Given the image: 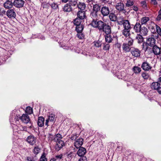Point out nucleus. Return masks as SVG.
Instances as JSON below:
<instances>
[{
  "mask_svg": "<svg viewBox=\"0 0 161 161\" xmlns=\"http://www.w3.org/2000/svg\"><path fill=\"white\" fill-rule=\"evenodd\" d=\"M62 138V136L60 134L58 133L54 136L53 141L55 142H58L60 141H61V140Z\"/></svg>",
  "mask_w": 161,
  "mask_h": 161,
  "instance_id": "nucleus-33",
  "label": "nucleus"
},
{
  "mask_svg": "<svg viewBox=\"0 0 161 161\" xmlns=\"http://www.w3.org/2000/svg\"><path fill=\"white\" fill-rule=\"evenodd\" d=\"M77 16L78 18L84 20L86 17L85 12L84 11H79L77 14Z\"/></svg>",
  "mask_w": 161,
  "mask_h": 161,
  "instance_id": "nucleus-22",
  "label": "nucleus"
},
{
  "mask_svg": "<svg viewBox=\"0 0 161 161\" xmlns=\"http://www.w3.org/2000/svg\"><path fill=\"white\" fill-rule=\"evenodd\" d=\"M78 137V136H77V135L75 134L71 135L70 138L72 140H75Z\"/></svg>",
  "mask_w": 161,
  "mask_h": 161,
  "instance_id": "nucleus-50",
  "label": "nucleus"
},
{
  "mask_svg": "<svg viewBox=\"0 0 161 161\" xmlns=\"http://www.w3.org/2000/svg\"><path fill=\"white\" fill-rule=\"evenodd\" d=\"M83 139L82 138H79L77 139L74 143L75 147L78 148L81 147L83 144Z\"/></svg>",
  "mask_w": 161,
  "mask_h": 161,
  "instance_id": "nucleus-12",
  "label": "nucleus"
},
{
  "mask_svg": "<svg viewBox=\"0 0 161 161\" xmlns=\"http://www.w3.org/2000/svg\"><path fill=\"white\" fill-rule=\"evenodd\" d=\"M48 140L51 141H53L54 136L51 134H49L47 136Z\"/></svg>",
  "mask_w": 161,
  "mask_h": 161,
  "instance_id": "nucleus-53",
  "label": "nucleus"
},
{
  "mask_svg": "<svg viewBox=\"0 0 161 161\" xmlns=\"http://www.w3.org/2000/svg\"><path fill=\"white\" fill-rule=\"evenodd\" d=\"M26 0H14V6L18 8H20L23 7Z\"/></svg>",
  "mask_w": 161,
  "mask_h": 161,
  "instance_id": "nucleus-5",
  "label": "nucleus"
},
{
  "mask_svg": "<svg viewBox=\"0 0 161 161\" xmlns=\"http://www.w3.org/2000/svg\"><path fill=\"white\" fill-rule=\"evenodd\" d=\"M125 19H124V17L122 16H120L117 17L116 21L118 25H122Z\"/></svg>",
  "mask_w": 161,
  "mask_h": 161,
  "instance_id": "nucleus-25",
  "label": "nucleus"
},
{
  "mask_svg": "<svg viewBox=\"0 0 161 161\" xmlns=\"http://www.w3.org/2000/svg\"><path fill=\"white\" fill-rule=\"evenodd\" d=\"M148 31V30L146 27H143L141 28V31H140V32L141 34H142L143 36H145L147 35Z\"/></svg>",
  "mask_w": 161,
  "mask_h": 161,
  "instance_id": "nucleus-34",
  "label": "nucleus"
},
{
  "mask_svg": "<svg viewBox=\"0 0 161 161\" xmlns=\"http://www.w3.org/2000/svg\"><path fill=\"white\" fill-rule=\"evenodd\" d=\"M26 140L28 143L32 145H34L36 142V138L32 135L29 136Z\"/></svg>",
  "mask_w": 161,
  "mask_h": 161,
  "instance_id": "nucleus-13",
  "label": "nucleus"
},
{
  "mask_svg": "<svg viewBox=\"0 0 161 161\" xmlns=\"http://www.w3.org/2000/svg\"><path fill=\"white\" fill-rule=\"evenodd\" d=\"M68 3L73 10L77 7V2L75 0H69Z\"/></svg>",
  "mask_w": 161,
  "mask_h": 161,
  "instance_id": "nucleus-23",
  "label": "nucleus"
},
{
  "mask_svg": "<svg viewBox=\"0 0 161 161\" xmlns=\"http://www.w3.org/2000/svg\"><path fill=\"white\" fill-rule=\"evenodd\" d=\"M141 75L142 78L145 80L148 79L150 76L148 73L146 72L145 71L142 72Z\"/></svg>",
  "mask_w": 161,
  "mask_h": 161,
  "instance_id": "nucleus-39",
  "label": "nucleus"
},
{
  "mask_svg": "<svg viewBox=\"0 0 161 161\" xmlns=\"http://www.w3.org/2000/svg\"><path fill=\"white\" fill-rule=\"evenodd\" d=\"M110 47V45L108 43H105L103 44V49L104 50H108Z\"/></svg>",
  "mask_w": 161,
  "mask_h": 161,
  "instance_id": "nucleus-46",
  "label": "nucleus"
},
{
  "mask_svg": "<svg viewBox=\"0 0 161 161\" xmlns=\"http://www.w3.org/2000/svg\"><path fill=\"white\" fill-rule=\"evenodd\" d=\"M44 119L42 116L39 117L37 121V125L39 127H42L44 125Z\"/></svg>",
  "mask_w": 161,
  "mask_h": 161,
  "instance_id": "nucleus-24",
  "label": "nucleus"
},
{
  "mask_svg": "<svg viewBox=\"0 0 161 161\" xmlns=\"http://www.w3.org/2000/svg\"><path fill=\"white\" fill-rule=\"evenodd\" d=\"M51 8L53 9H56L58 8L57 4L55 3H53L50 4Z\"/></svg>",
  "mask_w": 161,
  "mask_h": 161,
  "instance_id": "nucleus-45",
  "label": "nucleus"
},
{
  "mask_svg": "<svg viewBox=\"0 0 161 161\" xmlns=\"http://www.w3.org/2000/svg\"><path fill=\"white\" fill-rule=\"evenodd\" d=\"M6 11L5 10L2 8L0 7V15H3V14H6Z\"/></svg>",
  "mask_w": 161,
  "mask_h": 161,
  "instance_id": "nucleus-51",
  "label": "nucleus"
},
{
  "mask_svg": "<svg viewBox=\"0 0 161 161\" xmlns=\"http://www.w3.org/2000/svg\"><path fill=\"white\" fill-rule=\"evenodd\" d=\"M19 119H20V117L18 116H16L14 118V119L16 121H18Z\"/></svg>",
  "mask_w": 161,
  "mask_h": 161,
  "instance_id": "nucleus-60",
  "label": "nucleus"
},
{
  "mask_svg": "<svg viewBox=\"0 0 161 161\" xmlns=\"http://www.w3.org/2000/svg\"><path fill=\"white\" fill-rule=\"evenodd\" d=\"M79 148V149L77 152V154L80 157H84V155L86 153V149L83 147Z\"/></svg>",
  "mask_w": 161,
  "mask_h": 161,
  "instance_id": "nucleus-17",
  "label": "nucleus"
},
{
  "mask_svg": "<svg viewBox=\"0 0 161 161\" xmlns=\"http://www.w3.org/2000/svg\"><path fill=\"white\" fill-rule=\"evenodd\" d=\"M20 120L23 123L25 124L28 123L30 120L29 116L26 114H24L20 117Z\"/></svg>",
  "mask_w": 161,
  "mask_h": 161,
  "instance_id": "nucleus-16",
  "label": "nucleus"
},
{
  "mask_svg": "<svg viewBox=\"0 0 161 161\" xmlns=\"http://www.w3.org/2000/svg\"><path fill=\"white\" fill-rule=\"evenodd\" d=\"M33 159L32 158L27 157L26 161H32Z\"/></svg>",
  "mask_w": 161,
  "mask_h": 161,
  "instance_id": "nucleus-63",
  "label": "nucleus"
},
{
  "mask_svg": "<svg viewBox=\"0 0 161 161\" xmlns=\"http://www.w3.org/2000/svg\"><path fill=\"white\" fill-rule=\"evenodd\" d=\"M133 70L135 73L138 74L141 72V69L137 66H135L133 68Z\"/></svg>",
  "mask_w": 161,
  "mask_h": 161,
  "instance_id": "nucleus-43",
  "label": "nucleus"
},
{
  "mask_svg": "<svg viewBox=\"0 0 161 161\" xmlns=\"http://www.w3.org/2000/svg\"><path fill=\"white\" fill-rule=\"evenodd\" d=\"M136 38V39L137 40V42L139 43H141L143 42V38L141 35H137Z\"/></svg>",
  "mask_w": 161,
  "mask_h": 161,
  "instance_id": "nucleus-36",
  "label": "nucleus"
},
{
  "mask_svg": "<svg viewBox=\"0 0 161 161\" xmlns=\"http://www.w3.org/2000/svg\"><path fill=\"white\" fill-rule=\"evenodd\" d=\"M141 24L139 22H136L134 26L133 29L136 33H139L141 31L142 28Z\"/></svg>",
  "mask_w": 161,
  "mask_h": 161,
  "instance_id": "nucleus-20",
  "label": "nucleus"
},
{
  "mask_svg": "<svg viewBox=\"0 0 161 161\" xmlns=\"http://www.w3.org/2000/svg\"><path fill=\"white\" fill-rule=\"evenodd\" d=\"M25 112L28 114H31L33 113L32 108L29 106L28 107L26 108Z\"/></svg>",
  "mask_w": 161,
  "mask_h": 161,
  "instance_id": "nucleus-44",
  "label": "nucleus"
},
{
  "mask_svg": "<svg viewBox=\"0 0 161 161\" xmlns=\"http://www.w3.org/2000/svg\"><path fill=\"white\" fill-rule=\"evenodd\" d=\"M56 144L55 145V148L56 151H59L64 145V143L63 141H60L56 142Z\"/></svg>",
  "mask_w": 161,
  "mask_h": 161,
  "instance_id": "nucleus-15",
  "label": "nucleus"
},
{
  "mask_svg": "<svg viewBox=\"0 0 161 161\" xmlns=\"http://www.w3.org/2000/svg\"><path fill=\"white\" fill-rule=\"evenodd\" d=\"M141 67L144 70L147 71L150 70L152 68L150 64L147 62H144L142 63Z\"/></svg>",
  "mask_w": 161,
  "mask_h": 161,
  "instance_id": "nucleus-10",
  "label": "nucleus"
},
{
  "mask_svg": "<svg viewBox=\"0 0 161 161\" xmlns=\"http://www.w3.org/2000/svg\"><path fill=\"white\" fill-rule=\"evenodd\" d=\"M101 31H103L105 33V35L111 34V26L106 23L103 29L101 30Z\"/></svg>",
  "mask_w": 161,
  "mask_h": 161,
  "instance_id": "nucleus-9",
  "label": "nucleus"
},
{
  "mask_svg": "<svg viewBox=\"0 0 161 161\" xmlns=\"http://www.w3.org/2000/svg\"><path fill=\"white\" fill-rule=\"evenodd\" d=\"M47 158H46V154L43 153L40 158V161H47Z\"/></svg>",
  "mask_w": 161,
  "mask_h": 161,
  "instance_id": "nucleus-42",
  "label": "nucleus"
},
{
  "mask_svg": "<svg viewBox=\"0 0 161 161\" xmlns=\"http://www.w3.org/2000/svg\"><path fill=\"white\" fill-rule=\"evenodd\" d=\"M84 20L77 17L74 21V23L75 25H79L82 24V22Z\"/></svg>",
  "mask_w": 161,
  "mask_h": 161,
  "instance_id": "nucleus-30",
  "label": "nucleus"
},
{
  "mask_svg": "<svg viewBox=\"0 0 161 161\" xmlns=\"http://www.w3.org/2000/svg\"><path fill=\"white\" fill-rule=\"evenodd\" d=\"M105 39L106 42L110 43L112 42L114 38V36L113 35L108 34L104 35Z\"/></svg>",
  "mask_w": 161,
  "mask_h": 161,
  "instance_id": "nucleus-18",
  "label": "nucleus"
},
{
  "mask_svg": "<svg viewBox=\"0 0 161 161\" xmlns=\"http://www.w3.org/2000/svg\"><path fill=\"white\" fill-rule=\"evenodd\" d=\"M126 41L127 42L125 43L127 44V45L130 46L133 45V41L131 38L130 37L127 38L126 39Z\"/></svg>",
  "mask_w": 161,
  "mask_h": 161,
  "instance_id": "nucleus-40",
  "label": "nucleus"
},
{
  "mask_svg": "<svg viewBox=\"0 0 161 161\" xmlns=\"http://www.w3.org/2000/svg\"><path fill=\"white\" fill-rule=\"evenodd\" d=\"M69 0H60V3H66L68 2Z\"/></svg>",
  "mask_w": 161,
  "mask_h": 161,
  "instance_id": "nucleus-57",
  "label": "nucleus"
},
{
  "mask_svg": "<svg viewBox=\"0 0 161 161\" xmlns=\"http://www.w3.org/2000/svg\"><path fill=\"white\" fill-rule=\"evenodd\" d=\"M63 10L64 12H70L73 10L72 8L70 7V6L69 5V4L67 3L64 5L63 8Z\"/></svg>",
  "mask_w": 161,
  "mask_h": 161,
  "instance_id": "nucleus-27",
  "label": "nucleus"
},
{
  "mask_svg": "<svg viewBox=\"0 0 161 161\" xmlns=\"http://www.w3.org/2000/svg\"><path fill=\"white\" fill-rule=\"evenodd\" d=\"M109 18L111 21L116 22V20L117 15L113 13H110L109 14Z\"/></svg>",
  "mask_w": 161,
  "mask_h": 161,
  "instance_id": "nucleus-26",
  "label": "nucleus"
},
{
  "mask_svg": "<svg viewBox=\"0 0 161 161\" xmlns=\"http://www.w3.org/2000/svg\"><path fill=\"white\" fill-rule=\"evenodd\" d=\"M102 14L103 17L107 16L110 14V10L109 8L106 6L102 7L100 10Z\"/></svg>",
  "mask_w": 161,
  "mask_h": 161,
  "instance_id": "nucleus-6",
  "label": "nucleus"
},
{
  "mask_svg": "<svg viewBox=\"0 0 161 161\" xmlns=\"http://www.w3.org/2000/svg\"><path fill=\"white\" fill-rule=\"evenodd\" d=\"M131 53L133 56L138 57L140 56L141 52L138 49L134 48L131 50Z\"/></svg>",
  "mask_w": 161,
  "mask_h": 161,
  "instance_id": "nucleus-19",
  "label": "nucleus"
},
{
  "mask_svg": "<svg viewBox=\"0 0 161 161\" xmlns=\"http://www.w3.org/2000/svg\"><path fill=\"white\" fill-rule=\"evenodd\" d=\"M78 8L81 10H84L86 8V4L84 3L79 2L78 4H77V7Z\"/></svg>",
  "mask_w": 161,
  "mask_h": 161,
  "instance_id": "nucleus-32",
  "label": "nucleus"
},
{
  "mask_svg": "<svg viewBox=\"0 0 161 161\" xmlns=\"http://www.w3.org/2000/svg\"><path fill=\"white\" fill-rule=\"evenodd\" d=\"M130 46L127 45V44L124 43L122 45V48L123 51L125 52H129L130 50Z\"/></svg>",
  "mask_w": 161,
  "mask_h": 161,
  "instance_id": "nucleus-28",
  "label": "nucleus"
},
{
  "mask_svg": "<svg viewBox=\"0 0 161 161\" xmlns=\"http://www.w3.org/2000/svg\"><path fill=\"white\" fill-rule=\"evenodd\" d=\"M55 121V115L53 114H51L49 116L48 119L46 120L45 125L47 127L48 125L49 122L54 123Z\"/></svg>",
  "mask_w": 161,
  "mask_h": 161,
  "instance_id": "nucleus-11",
  "label": "nucleus"
},
{
  "mask_svg": "<svg viewBox=\"0 0 161 161\" xmlns=\"http://www.w3.org/2000/svg\"><path fill=\"white\" fill-rule=\"evenodd\" d=\"M77 35L78 38L80 39H82L84 38V35L81 32L78 33Z\"/></svg>",
  "mask_w": 161,
  "mask_h": 161,
  "instance_id": "nucleus-49",
  "label": "nucleus"
},
{
  "mask_svg": "<svg viewBox=\"0 0 161 161\" xmlns=\"http://www.w3.org/2000/svg\"><path fill=\"white\" fill-rule=\"evenodd\" d=\"M150 19L148 17H142L141 19V25H146L147 23L149 20Z\"/></svg>",
  "mask_w": 161,
  "mask_h": 161,
  "instance_id": "nucleus-29",
  "label": "nucleus"
},
{
  "mask_svg": "<svg viewBox=\"0 0 161 161\" xmlns=\"http://www.w3.org/2000/svg\"><path fill=\"white\" fill-rule=\"evenodd\" d=\"M93 0H86V2L88 3H92Z\"/></svg>",
  "mask_w": 161,
  "mask_h": 161,
  "instance_id": "nucleus-64",
  "label": "nucleus"
},
{
  "mask_svg": "<svg viewBox=\"0 0 161 161\" xmlns=\"http://www.w3.org/2000/svg\"><path fill=\"white\" fill-rule=\"evenodd\" d=\"M156 25H155L154 23H153V25H152L149 27L150 29L152 31H153L155 30V26L156 27Z\"/></svg>",
  "mask_w": 161,
  "mask_h": 161,
  "instance_id": "nucleus-56",
  "label": "nucleus"
},
{
  "mask_svg": "<svg viewBox=\"0 0 161 161\" xmlns=\"http://www.w3.org/2000/svg\"><path fill=\"white\" fill-rule=\"evenodd\" d=\"M63 158V155L60 154L59 155H56L55 158H54L56 160H60Z\"/></svg>",
  "mask_w": 161,
  "mask_h": 161,
  "instance_id": "nucleus-54",
  "label": "nucleus"
},
{
  "mask_svg": "<svg viewBox=\"0 0 161 161\" xmlns=\"http://www.w3.org/2000/svg\"><path fill=\"white\" fill-rule=\"evenodd\" d=\"M122 25H123L124 29H125V30H127V29L130 30L131 28L130 23L128 20H125L123 23Z\"/></svg>",
  "mask_w": 161,
  "mask_h": 161,
  "instance_id": "nucleus-21",
  "label": "nucleus"
},
{
  "mask_svg": "<svg viewBox=\"0 0 161 161\" xmlns=\"http://www.w3.org/2000/svg\"><path fill=\"white\" fill-rule=\"evenodd\" d=\"M14 6V2L12 0H7L3 4V6L7 9L12 8Z\"/></svg>",
  "mask_w": 161,
  "mask_h": 161,
  "instance_id": "nucleus-7",
  "label": "nucleus"
},
{
  "mask_svg": "<svg viewBox=\"0 0 161 161\" xmlns=\"http://www.w3.org/2000/svg\"><path fill=\"white\" fill-rule=\"evenodd\" d=\"M124 5L123 3H117L115 6V8L119 12H123V13H125L126 11L124 9Z\"/></svg>",
  "mask_w": 161,
  "mask_h": 161,
  "instance_id": "nucleus-8",
  "label": "nucleus"
},
{
  "mask_svg": "<svg viewBox=\"0 0 161 161\" xmlns=\"http://www.w3.org/2000/svg\"><path fill=\"white\" fill-rule=\"evenodd\" d=\"M153 53L156 55H159L160 54L161 48L156 45L152 47Z\"/></svg>",
  "mask_w": 161,
  "mask_h": 161,
  "instance_id": "nucleus-14",
  "label": "nucleus"
},
{
  "mask_svg": "<svg viewBox=\"0 0 161 161\" xmlns=\"http://www.w3.org/2000/svg\"><path fill=\"white\" fill-rule=\"evenodd\" d=\"M40 149L38 147H35L33 149V152L35 154H37L40 152Z\"/></svg>",
  "mask_w": 161,
  "mask_h": 161,
  "instance_id": "nucleus-47",
  "label": "nucleus"
},
{
  "mask_svg": "<svg viewBox=\"0 0 161 161\" xmlns=\"http://www.w3.org/2000/svg\"><path fill=\"white\" fill-rule=\"evenodd\" d=\"M150 87L151 89L157 90L159 94H161V77L158 78L157 81L153 82Z\"/></svg>",
  "mask_w": 161,
  "mask_h": 161,
  "instance_id": "nucleus-2",
  "label": "nucleus"
},
{
  "mask_svg": "<svg viewBox=\"0 0 161 161\" xmlns=\"http://www.w3.org/2000/svg\"><path fill=\"white\" fill-rule=\"evenodd\" d=\"M146 44L147 45L152 47L156 45V40L153 35L147 37Z\"/></svg>",
  "mask_w": 161,
  "mask_h": 161,
  "instance_id": "nucleus-3",
  "label": "nucleus"
},
{
  "mask_svg": "<svg viewBox=\"0 0 161 161\" xmlns=\"http://www.w3.org/2000/svg\"><path fill=\"white\" fill-rule=\"evenodd\" d=\"M98 13L92 11L90 14V16L93 19L97 20L98 18L97 14Z\"/></svg>",
  "mask_w": 161,
  "mask_h": 161,
  "instance_id": "nucleus-37",
  "label": "nucleus"
},
{
  "mask_svg": "<svg viewBox=\"0 0 161 161\" xmlns=\"http://www.w3.org/2000/svg\"><path fill=\"white\" fill-rule=\"evenodd\" d=\"M161 19V9L158 12V15L156 18L157 21H159Z\"/></svg>",
  "mask_w": 161,
  "mask_h": 161,
  "instance_id": "nucleus-52",
  "label": "nucleus"
},
{
  "mask_svg": "<svg viewBox=\"0 0 161 161\" xmlns=\"http://www.w3.org/2000/svg\"><path fill=\"white\" fill-rule=\"evenodd\" d=\"M12 156H8L6 160L7 161H12Z\"/></svg>",
  "mask_w": 161,
  "mask_h": 161,
  "instance_id": "nucleus-61",
  "label": "nucleus"
},
{
  "mask_svg": "<svg viewBox=\"0 0 161 161\" xmlns=\"http://www.w3.org/2000/svg\"><path fill=\"white\" fill-rule=\"evenodd\" d=\"M151 3L152 4L154 5H157V2L156 0H151Z\"/></svg>",
  "mask_w": 161,
  "mask_h": 161,
  "instance_id": "nucleus-58",
  "label": "nucleus"
},
{
  "mask_svg": "<svg viewBox=\"0 0 161 161\" xmlns=\"http://www.w3.org/2000/svg\"><path fill=\"white\" fill-rule=\"evenodd\" d=\"M79 161H87V159L86 157H83L80 158Z\"/></svg>",
  "mask_w": 161,
  "mask_h": 161,
  "instance_id": "nucleus-59",
  "label": "nucleus"
},
{
  "mask_svg": "<svg viewBox=\"0 0 161 161\" xmlns=\"http://www.w3.org/2000/svg\"><path fill=\"white\" fill-rule=\"evenodd\" d=\"M133 9L135 11H137L138 10V8L136 6H133L132 7Z\"/></svg>",
  "mask_w": 161,
  "mask_h": 161,
  "instance_id": "nucleus-62",
  "label": "nucleus"
},
{
  "mask_svg": "<svg viewBox=\"0 0 161 161\" xmlns=\"http://www.w3.org/2000/svg\"><path fill=\"white\" fill-rule=\"evenodd\" d=\"M106 23L102 20L93 19L91 23V25L93 27L97 28L100 31H101V30L103 29Z\"/></svg>",
  "mask_w": 161,
  "mask_h": 161,
  "instance_id": "nucleus-1",
  "label": "nucleus"
},
{
  "mask_svg": "<svg viewBox=\"0 0 161 161\" xmlns=\"http://www.w3.org/2000/svg\"><path fill=\"white\" fill-rule=\"evenodd\" d=\"M101 9V6L98 4H96L93 5V11L95 12L98 13Z\"/></svg>",
  "mask_w": 161,
  "mask_h": 161,
  "instance_id": "nucleus-31",
  "label": "nucleus"
},
{
  "mask_svg": "<svg viewBox=\"0 0 161 161\" xmlns=\"http://www.w3.org/2000/svg\"><path fill=\"white\" fill-rule=\"evenodd\" d=\"M6 11V14L7 17L10 19H14L16 18V14L14 8L8 9Z\"/></svg>",
  "mask_w": 161,
  "mask_h": 161,
  "instance_id": "nucleus-4",
  "label": "nucleus"
},
{
  "mask_svg": "<svg viewBox=\"0 0 161 161\" xmlns=\"http://www.w3.org/2000/svg\"><path fill=\"white\" fill-rule=\"evenodd\" d=\"M145 43H143L142 44V49L144 50L145 52L147 51L148 48V46L146 44L145 45H144Z\"/></svg>",
  "mask_w": 161,
  "mask_h": 161,
  "instance_id": "nucleus-55",
  "label": "nucleus"
},
{
  "mask_svg": "<svg viewBox=\"0 0 161 161\" xmlns=\"http://www.w3.org/2000/svg\"><path fill=\"white\" fill-rule=\"evenodd\" d=\"M76 31L77 33L82 32L84 28L83 25H76Z\"/></svg>",
  "mask_w": 161,
  "mask_h": 161,
  "instance_id": "nucleus-35",
  "label": "nucleus"
},
{
  "mask_svg": "<svg viewBox=\"0 0 161 161\" xmlns=\"http://www.w3.org/2000/svg\"><path fill=\"white\" fill-rule=\"evenodd\" d=\"M130 29L125 30V29H124V30L122 31V33L125 36L128 37L129 36L130 34Z\"/></svg>",
  "mask_w": 161,
  "mask_h": 161,
  "instance_id": "nucleus-38",
  "label": "nucleus"
},
{
  "mask_svg": "<svg viewBox=\"0 0 161 161\" xmlns=\"http://www.w3.org/2000/svg\"><path fill=\"white\" fill-rule=\"evenodd\" d=\"M133 4V0H128L126 3V6L127 7H130L132 6Z\"/></svg>",
  "mask_w": 161,
  "mask_h": 161,
  "instance_id": "nucleus-48",
  "label": "nucleus"
},
{
  "mask_svg": "<svg viewBox=\"0 0 161 161\" xmlns=\"http://www.w3.org/2000/svg\"><path fill=\"white\" fill-rule=\"evenodd\" d=\"M93 43L94 46L97 47H100L102 45L101 41L99 40H98L97 41H95Z\"/></svg>",
  "mask_w": 161,
  "mask_h": 161,
  "instance_id": "nucleus-41",
  "label": "nucleus"
}]
</instances>
